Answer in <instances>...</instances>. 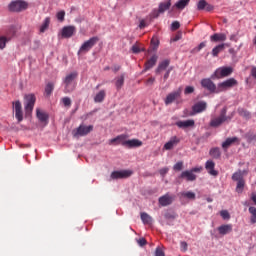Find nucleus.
Returning a JSON list of instances; mask_svg holds the SVG:
<instances>
[{"instance_id":"680f3d73","label":"nucleus","mask_w":256,"mask_h":256,"mask_svg":"<svg viewBox=\"0 0 256 256\" xmlns=\"http://www.w3.org/2000/svg\"><path fill=\"white\" fill-rule=\"evenodd\" d=\"M160 175L165 176L167 173H169V168H162L159 170Z\"/></svg>"},{"instance_id":"5fc2aeb1","label":"nucleus","mask_w":256,"mask_h":256,"mask_svg":"<svg viewBox=\"0 0 256 256\" xmlns=\"http://www.w3.org/2000/svg\"><path fill=\"white\" fill-rule=\"evenodd\" d=\"M161 12H159V9L158 10H153L152 11V13L150 14V17L152 18V19H157V17H159V14H160Z\"/></svg>"},{"instance_id":"bf43d9fd","label":"nucleus","mask_w":256,"mask_h":256,"mask_svg":"<svg viewBox=\"0 0 256 256\" xmlns=\"http://www.w3.org/2000/svg\"><path fill=\"white\" fill-rule=\"evenodd\" d=\"M180 249H181V251H183V252L187 251V249H188L187 242H181V243H180Z\"/></svg>"},{"instance_id":"393cba45","label":"nucleus","mask_w":256,"mask_h":256,"mask_svg":"<svg viewBox=\"0 0 256 256\" xmlns=\"http://www.w3.org/2000/svg\"><path fill=\"white\" fill-rule=\"evenodd\" d=\"M177 127L180 129H187L189 127H195V120H186L176 122Z\"/></svg>"},{"instance_id":"f8f14e48","label":"nucleus","mask_w":256,"mask_h":256,"mask_svg":"<svg viewBox=\"0 0 256 256\" xmlns=\"http://www.w3.org/2000/svg\"><path fill=\"white\" fill-rule=\"evenodd\" d=\"M13 105L15 110V117L18 123H21V121H23V106L21 105V101L17 100L13 102Z\"/></svg>"},{"instance_id":"13d9d810","label":"nucleus","mask_w":256,"mask_h":256,"mask_svg":"<svg viewBox=\"0 0 256 256\" xmlns=\"http://www.w3.org/2000/svg\"><path fill=\"white\" fill-rule=\"evenodd\" d=\"M131 51L133 53H141L142 50H141V48H139V46L133 45L132 48H131Z\"/></svg>"},{"instance_id":"6e6552de","label":"nucleus","mask_w":256,"mask_h":256,"mask_svg":"<svg viewBox=\"0 0 256 256\" xmlns=\"http://www.w3.org/2000/svg\"><path fill=\"white\" fill-rule=\"evenodd\" d=\"M93 131V125L85 126L80 125L76 130H73L74 137H85V135H89Z\"/></svg>"},{"instance_id":"ea45409f","label":"nucleus","mask_w":256,"mask_h":256,"mask_svg":"<svg viewBox=\"0 0 256 256\" xmlns=\"http://www.w3.org/2000/svg\"><path fill=\"white\" fill-rule=\"evenodd\" d=\"M245 139L247 143H256V134L253 132H248L245 134Z\"/></svg>"},{"instance_id":"0eeeda50","label":"nucleus","mask_w":256,"mask_h":256,"mask_svg":"<svg viewBox=\"0 0 256 256\" xmlns=\"http://www.w3.org/2000/svg\"><path fill=\"white\" fill-rule=\"evenodd\" d=\"M233 73L232 67H220L217 68L212 74L211 79H223L224 77H229Z\"/></svg>"},{"instance_id":"49530a36","label":"nucleus","mask_w":256,"mask_h":256,"mask_svg":"<svg viewBox=\"0 0 256 256\" xmlns=\"http://www.w3.org/2000/svg\"><path fill=\"white\" fill-rule=\"evenodd\" d=\"M151 45L153 46V50L156 51V49L159 47V39L153 37L151 39Z\"/></svg>"},{"instance_id":"4d7b16f0","label":"nucleus","mask_w":256,"mask_h":256,"mask_svg":"<svg viewBox=\"0 0 256 256\" xmlns=\"http://www.w3.org/2000/svg\"><path fill=\"white\" fill-rule=\"evenodd\" d=\"M250 75H251V77H253V79L256 80V66L251 67Z\"/></svg>"},{"instance_id":"6e6d98bb","label":"nucleus","mask_w":256,"mask_h":256,"mask_svg":"<svg viewBox=\"0 0 256 256\" xmlns=\"http://www.w3.org/2000/svg\"><path fill=\"white\" fill-rule=\"evenodd\" d=\"M155 256H165V252L159 247L156 248L155 250Z\"/></svg>"},{"instance_id":"a211bd4d","label":"nucleus","mask_w":256,"mask_h":256,"mask_svg":"<svg viewBox=\"0 0 256 256\" xmlns=\"http://www.w3.org/2000/svg\"><path fill=\"white\" fill-rule=\"evenodd\" d=\"M219 235H229V233L233 232L232 224H223L218 227Z\"/></svg>"},{"instance_id":"dca6fc26","label":"nucleus","mask_w":256,"mask_h":256,"mask_svg":"<svg viewBox=\"0 0 256 256\" xmlns=\"http://www.w3.org/2000/svg\"><path fill=\"white\" fill-rule=\"evenodd\" d=\"M181 142V139H179V137L177 136H173L170 138V140L164 145V149L166 151H171V149H173V147H176V145H179V143Z\"/></svg>"},{"instance_id":"2eb2a0df","label":"nucleus","mask_w":256,"mask_h":256,"mask_svg":"<svg viewBox=\"0 0 256 256\" xmlns=\"http://www.w3.org/2000/svg\"><path fill=\"white\" fill-rule=\"evenodd\" d=\"M173 201H175V196H171V195H169V193L161 196L158 200L159 205H161V207H167V206L171 205V203H173Z\"/></svg>"},{"instance_id":"4be33fe9","label":"nucleus","mask_w":256,"mask_h":256,"mask_svg":"<svg viewBox=\"0 0 256 256\" xmlns=\"http://www.w3.org/2000/svg\"><path fill=\"white\" fill-rule=\"evenodd\" d=\"M157 59H159V56H157V54H154L150 59H148L145 63L144 71H149V69H153V67L157 65Z\"/></svg>"},{"instance_id":"f257e3e1","label":"nucleus","mask_w":256,"mask_h":256,"mask_svg":"<svg viewBox=\"0 0 256 256\" xmlns=\"http://www.w3.org/2000/svg\"><path fill=\"white\" fill-rule=\"evenodd\" d=\"M79 77V73L72 72L64 78V93H73L77 85L75 84L76 78Z\"/></svg>"},{"instance_id":"39448f33","label":"nucleus","mask_w":256,"mask_h":256,"mask_svg":"<svg viewBox=\"0 0 256 256\" xmlns=\"http://www.w3.org/2000/svg\"><path fill=\"white\" fill-rule=\"evenodd\" d=\"M238 85L239 82L235 78H229L218 84L217 93H223V91L233 89V87H237Z\"/></svg>"},{"instance_id":"a878e982","label":"nucleus","mask_w":256,"mask_h":256,"mask_svg":"<svg viewBox=\"0 0 256 256\" xmlns=\"http://www.w3.org/2000/svg\"><path fill=\"white\" fill-rule=\"evenodd\" d=\"M225 47H229V44L222 43L214 47L212 49V57H219L221 51H225Z\"/></svg>"},{"instance_id":"3c124183","label":"nucleus","mask_w":256,"mask_h":256,"mask_svg":"<svg viewBox=\"0 0 256 256\" xmlns=\"http://www.w3.org/2000/svg\"><path fill=\"white\" fill-rule=\"evenodd\" d=\"M58 21H65V11H60L56 15Z\"/></svg>"},{"instance_id":"864d4df0","label":"nucleus","mask_w":256,"mask_h":256,"mask_svg":"<svg viewBox=\"0 0 256 256\" xmlns=\"http://www.w3.org/2000/svg\"><path fill=\"white\" fill-rule=\"evenodd\" d=\"M195 91V88L193 86H187L184 90L185 95H190V93H193Z\"/></svg>"},{"instance_id":"37998d69","label":"nucleus","mask_w":256,"mask_h":256,"mask_svg":"<svg viewBox=\"0 0 256 256\" xmlns=\"http://www.w3.org/2000/svg\"><path fill=\"white\" fill-rule=\"evenodd\" d=\"M232 180L233 181H243V172H241V170H239L238 172H235L232 175Z\"/></svg>"},{"instance_id":"2f4dec72","label":"nucleus","mask_w":256,"mask_h":256,"mask_svg":"<svg viewBox=\"0 0 256 256\" xmlns=\"http://www.w3.org/2000/svg\"><path fill=\"white\" fill-rule=\"evenodd\" d=\"M190 2L191 0H178L173 7L179 9L180 11H183V9H185V7H187Z\"/></svg>"},{"instance_id":"7ed1b4c3","label":"nucleus","mask_w":256,"mask_h":256,"mask_svg":"<svg viewBox=\"0 0 256 256\" xmlns=\"http://www.w3.org/2000/svg\"><path fill=\"white\" fill-rule=\"evenodd\" d=\"M36 101L37 98L35 97V94H27L24 96V109L26 115H31V113H33Z\"/></svg>"},{"instance_id":"052dcab7","label":"nucleus","mask_w":256,"mask_h":256,"mask_svg":"<svg viewBox=\"0 0 256 256\" xmlns=\"http://www.w3.org/2000/svg\"><path fill=\"white\" fill-rule=\"evenodd\" d=\"M138 245H140V247H145V245H147V240H145V238H140L138 240Z\"/></svg>"},{"instance_id":"6ab92c4d","label":"nucleus","mask_w":256,"mask_h":256,"mask_svg":"<svg viewBox=\"0 0 256 256\" xmlns=\"http://www.w3.org/2000/svg\"><path fill=\"white\" fill-rule=\"evenodd\" d=\"M36 117L41 123H47L49 121V114L39 108L36 109Z\"/></svg>"},{"instance_id":"423d86ee","label":"nucleus","mask_w":256,"mask_h":256,"mask_svg":"<svg viewBox=\"0 0 256 256\" xmlns=\"http://www.w3.org/2000/svg\"><path fill=\"white\" fill-rule=\"evenodd\" d=\"M97 43H99V37L94 36L92 38H90L89 40L85 41L79 51H78V55H81V53H88V51H91V49H93V47H95V45H97Z\"/></svg>"},{"instance_id":"412c9836","label":"nucleus","mask_w":256,"mask_h":256,"mask_svg":"<svg viewBox=\"0 0 256 256\" xmlns=\"http://www.w3.org/2000/svg\"><path fill=\"white\" fill-rule=\"evenodd\" d=\"M210 41L212 43H219L222 41H227V35L225 33H215L210 36Z\"/></svg>"},{"instance_id":"c85d7f7f","label":"nucleus","mask_w":256,"mask_h":256,"mask_svg":"<svg viewBox=\"0 0 256 256\" xmlns=\"http://www.w3.org/2000/svg\"><path fill=\"white\" fill-rule=\"evenodd\" d=\"M106 96L107 93L105 92V90H100L94 97V103H103Z\"/></svg>"},{"instance_id":"69168bd1","label":"nucleus","mask_w":256,"mask_h":256,"mask_svg":"<svg viewBox=\"0 0 256 256\" xmlns=\"http://www.w3.org/2000/svg\"><path fill=\"white\" fill-rule=\"evenodd\" d=\"M155 83V78L150 77L147 81H146V85H153Z\"/></svg>"},{"instance_id":"473e14b6","label":"nucleus","mask_w":256,"mask_h":256,"mask_svg":"<svg viewBox=\"0 0 256 256\" xmlns=\"http://www.w3.org/2000/svg\"><path fill=\"white\" fill-rule=\"evenodd\" d=\"M171 8V0H168L167 2H161L159 4L158 10L159 13H163L164 11H168V9Z\"/></svg>"},{"instance_id":"4c0bfd02","label":"nucleus","mask_w":256,"mask_h":256,"mask_svg":"<svg viewBox=\"0 0 256 256\" xmlns=\"http://www.w3.org/2000/svg\"><path fill=\"white\" fill-rule=\"evenodd\" d=\"M248 211L251 214L250 223H252V225H255V223H256V208L253 206H250Z\"/></svg>"},{"instance_id":"8fccbe9b","label":"nucleus","mask_w":256,"mask_h":256,"mask_svg":"<svg viewBox=\"0 0 256 256\" xmlns=\"http://www.w3.org/2000/svg\"><path fill=\"white\" fill-rule=\"evenodd\" d=\"M174 171H182L183 170V162H177L174 166H173Z\"/></svg>"},{"instance_id":"9d476101","label":"nucleus","mask_w":256,"mask_h":256,"mask_svg":"<svg viewBox=\"0 0 256 256\" xmlns=\"http://www.w3.org/2000/svg\"><path fill=\"white\" fill-rule=\"evenodd\" d=\"M133 175L131 170L114 171L111 173V179H127Z\"/></svg>"},{"instance_id":"cd10ccee","label":"nucleus","mask_w":256,"mask_h":256,"mask_svg":"<svg viewBox=\"0 0 256 256\" xmlns=\"http://www.w3.org/2000/svg\"><path fill=\"white\" fill-rule=\"evenodd\" d=\"M179 195L180 199H189L190 201H195L196 199V194L191 191L181 192Z\"/></svg>"},{"instance_id":"79ce46f5","label":"nucleus","mask_w":256,"mask_h":256,"mask_svg":"<svg viewBox=\"0 0 256 256\" xmlns=\"http://www.w3.org/2000/svg\"><path fill=\"white\" fill-rule=\"evenodd\" d=\"M244 187H245V180H238L237 186H236L237 193H243Z\"/></svg>"},{"instance_id":"a19ab883","label":"nucleus","mask_w":256,"mask_h":256,"mask_svg":"<svg viewBox=\"0 0 256 256\" xmlns=\"http://www.w3.org/2000/svg\"><path fill=\"white\" fill-rule=\"evenodd\" d=\"M238 114L240 117H245L246 119H249L251 117V112L247 111L245 108H238Z\"/></svg>"},{"instance_id":"ddd939ff","label":"nucleus","mask_w":256,"mask_h":256,"mask_svg":"<svg viewBox=\"0 0 256 256\" xmlns=\"http://www.w3.org/2000/svg\"><path fill=\"white\" fill-rule=\"evenodd\" d=\"M77 31V28L75 26H65L62 28L61 36L63 39H70V37H73Z\"/></svg>"},{"instance_id":"0e129e2a","label":"nucleus","mask_w":256,"mask_h":256,"mask_svg":"<svg viewBox=\"0 0 256 256\" xmlns=\"http://www.w3.org/2000/svg\"><path fill=\"white\" fill-rule=\"evenodd\" d=\"M230 41H234L235 43H237V41H239V38L237 37V34H231L230 35Z\"/></svg>"},{"instance_id":"7c9ffc66","label":"nucleus","mask_w":256,"mask_h":256,"mask_svg":"<svg viewBox=\"0 0 256 256\" xmlns=\"http://www.w3.org/2000/svg\"><path fill=\"white\" fill-rule=\"evenodd\" d=\"M170 64H171V60L169 59H166L160 62L156 69V73H161V71H165V69H167V67H169Z\"/></svg>"},{"instance_id":"a18cd8bd","label":"nucleus","mask_w":256,"mask_h":256,"mask_svg":"<svg viewBox=\"0 0 256 256\" xmlns=\"http://www.w3.org/2000/svg\"><path fill=\"white\" fill-rule=\"evenodd\" d=\"M205 7H207V1L205 0H200L197 4V9L198 11H203V9H205Z\"/></svg>"},{"instance_id":"338daca9","label":"nucleus","mask_w":256,"mask_h":256,"mask_svg":"<svg viewBox=\"0 0 256 256\" xmlns=\"http://www.w3.org/2000/svg\"><path fill=\"white\" fill-rule=\"evenodd\" d=\"M140 29H145L147 27V23H145V20H141L139 24Z\"/></svg>"},{"instance_id":"20e7f679","label":"nucleus","mask_w":256,"mask_h":256,"mask_svg":"<svg viewBox=\"0 0 256 256\" xmlns=\"http://www.w3.org/2000/svg\"><path fill=\"white\" fill-rule=\"evenodd\" d=\"M29 7V4L23 0H16L9 4L8 9L12 13H21V11H25Z\"/></svg>"},{"instance_id":"aec40b11","label":"nucleus","mask_w":256,"mask_h":256,"mask_svg":"<svg viewBox=\"0 0 256 256\" xmlns=\"http://www.w3.org/2000/svg\"><path fill=\"white\" fill-rule=\"evenodd\" d=\"M207 109V102L205 101H200L196 104L193 105L192 111L194 113H203Z\"/></svg>"},{"instance_id":"bb28decb","label":"nucleus","mask_w":256,"mask_h":256,"mask_svg":"<svg viewBox=\"0 0 256 256\" xmlns=\"http://www.w3.org/2000/svg\"><path fill=\"white\" fill-rule=\"evenodd\" d=\"M19 28H17V26H10L7 31H6V39H8V41H11L12 37H15V35H17V31Z\"/></svg>"},{"instance_id":"f3484780","label":"nucleus","mask_w":256,"mask_h":256,"mask_svg":"<svg viewBox=\"0 0 256 256\" xmlns=\"http://www.w3.org/2000/svg\"><path fill=\"white\" fill-rule=\"evenodd\" d=\"M205 169H207L209 175H212L213 177H217L219 175V172L215 170V162H213L212 160H208L206 162Z\"/></svg>"},{"instance_id":"72a5a7b5","label":"nucleus","mask_w":256,"mask_h":256,"mask_svg":"<svg viewBox=\"0 0 256 256\" xmlns=\"http://www.w3.org/2000/svg\"><path fill=\"white\" fill-rule=\"evenodd\" d=\"M141 220L144 225H151L153 223V218L145 212L141 213Z\"/></svg>"},{"instance_id":"c756f323","label":"nucleus","mask_w":256,"mask_h":256,"mask_svg":"<svg viewBox=\"0 0 256 256\" xmlns=\"http://www.w3.org/2000/svg\"><path fill=\"white\" fill-rule=\"evenodd\" d=\"M232 143H239V139L237 137L227 138L222 143V148L229 149V147H231Z\"/></svg>"},{"instance_id":"e433bc0d","label":"nucleus","mask_w":256,"mask_h":256,"mask_svg":"<svg viewBox=\"0 0 256 256\" xmlns=\"http://www.w3.org/2000/svg\"><path fill=\"white\" fill-rule=\"evenodd\" d=\"M209 155L213 157V159H219L221 157V150L217 147L210 149Z\"/></svg>"},{"instance_id":"c9c22d12","label":"nucleus","mask_w":256,"mask_h":256,"mask_svg":"<svg viewBox=\"0 0 256 256\" xmlns=\"http://www.w3.org/2000/svg\"><path fill=\"white\" fill-rule=\"evenodd\" d=\"M49 25H51V18L47 17L40 26V33H45L49 29Z\"/></svg>"},{"instance_id":"603ef678","label":"nucleus","mask_w":256,"mask_h":256,"mask_svg":"<svg viewBox=\"0 0 256 256\" xmlns=\"http://www.w3.org/2000/svg\"><path fill=\"white\" fill-rule=\"evenodd\" d=\"M179 27H181V24L179 23V21L172 22V24H171L172 31H177V29H179Z\"/></svg>"},{"instance_id":"09e8293b","label":"nucleus","mask_w":256,"mask_h":256,"mask_svg":"<svg viewBox=\"0 0 256 256\" xmlns=\"http://www.w3.org/2000/svg\"><path fill=\"white\" fill-rule=\"evenodd\" d=\"M220 215H221L222 219H231V215L229 214V211H227V210H222L220 212Z\"/></svg>"},{"instance_id":"c03bdc74","label":"nucleus","mask_w":256,"mask_h":256,"mask_svg":"<svg viewBox=\"0 0 256 256\" xmlns=\"http://www.w3.org/2000/svg\"><path fill=\"white\" fill-rule=\"evenodd\" d=\"M7 42H9V40L7 39V37H5V36H0V49H1V50L5 49V47H7Z\"/></svg>"},{"instance_id":"de8ad7c7","label":"nucleus","mask_w":256,"mask_h":256,"mask_svg":"<svg viewBox=\"0 0 256 256\" xmlns=\"http://www.w3.org/2000/svg\"><path fill=\"white\" fill-rule=\"evenodd\" d=\"M62 103L64 107H71V98L69 97L62 98Z\"/></svg>"},{"instance_id":"774afa93","label":"nucleus","mask_w":256,"mask_h":256,"mask_svg":"<svg viewBox=\"0 0 256 256\" xmlns=\"http://www.w3.org/2000/svg\"><path fill=\"white\" fill-rule=\"evenodd\" d=\"M205 9L206 11H213V5L207 3Z\"/></svg>"},{"instance_id":"9b49d317","label":"nucleus","mask_w":256,"mask_h":256,"mask_svg":"<svg viewBox=\"0 0 256 256\" xmlns=\"http://www.w3.org/2000/svg\"><path fill=\"white\" fill-rule=\"evenodd\" d=\"M179 97H181V88H179L178 90L169 93L165 100L164 103L165 105H171V103L177 101V99H179Z\"/></svg>"},{"instance_id":"e2e57ef3","label":"nucleus","mask_w":256,"mask_h":256,"mask_svg":"<svg viewBox=\"0 0 256 256\" xmlns=\"http://www.w3.org/2000/svg\"><path fill=\"white\" fill-rule=\"evenodd\" d=\"M207 46V42H201L198 47L196 48L197 51H201V49H204V47Z\"/></svg>"},{"instance_id":"5701e85b","label":"nucleus","mask_w":256,"mask_h":256,"mask_svg":"<svg viewBox=\"0 0 256 256\" xmlns=\"http://www.w3.org/2000/svg\"><path fill=\"white\" fill-rule=\"evenodd\" d=\"M181 179H186V181H195L197 176L191 170L183 171L180 175Z\"/></svg>"},{"instance_id":"1a4fd4ad","label":"nucleus","mask_w":256,"mask_h":256,"mask_svg":"<svg viewBox=\"0 0 256 256\" xmlns=\"http://www.w3.org/2000/svg\"><path fill=\"white\" fill-rule=\"evenodd\" d=\"M201 85L204 89H207V91H209L210 93H219L217 92V89H218L217 85H215V82L209 78L202 79Z\"/></svg>"},{"instance_id":"f03ea898","label":"nucleus","mask_w":256,"mask_h":256,"mask_svg":"<svg viewBox=\"0 0 256 256\" xmlns=\"http://www.w3.org/2000/svg\"><path fill=\"white\" fill-rule=\"evenodd\" d=\"M231 119H233V116H227V108L224 107L221 110L219 117L211 119L210 127H220L225 121H231Z\"/></svg>"},{"instance_id":"4468645a","label":"nucleus","mask_w":256,"mask_h":256,"mask_svg":"<svg viewBox=\"0 0 256 256\" xmlns=\"http://www.w3.org/2000/svg\"><path fill=\"white\" fill-rule=\"evenodd\" d=\"M125 143H127V135L125 134L118 135L117 137L109 140V145H122L125 147Z\"/></svg>"},{"instance_id":"58836bf2","label":"nucleus","mask_w":256,"mask_h":256,"mask_svg":"<svg viewBox=\"0 0 256 256\" xmlns=\"http://www.w3.org/2000/svg\"><path fill=\"white\" fill-rule=\"evenodd\" d=\"M116 88L119 91V89H121V87H123V85H125V76L121 75L119 77L116 78Z\"/></svg>"},{"instance_id":"b1692460","label":"nucleus","mask_w":256,"mask_h":256,"mask_svg":"<svg viewBox=\"0 0 256 256\" xmlns=\"http://www.w3.org/2000/svg\"><path fill=\"white\" fill-rule=\"evenodd\" d=\"M124 145H126L125 147H128L129 149H133L135 147H141L143 145V142L139 139H132L126 140Z\"/></svg>"},{"instance_id":"f704fd0d","label":"nucleus","mask_w":256,"mask_h":256,"mask_svg":"<svg viewBox=\"0 0 256 256\" xmlns=\"http://www.w3.org/2000/svg\"><path fill=\"white\" fill-rule=\"evenodd\" d=\"M54 89H55V84H53V82H48L45 87L46 97H51V94L53 93Z\"/></svg>"}]
</instances>
